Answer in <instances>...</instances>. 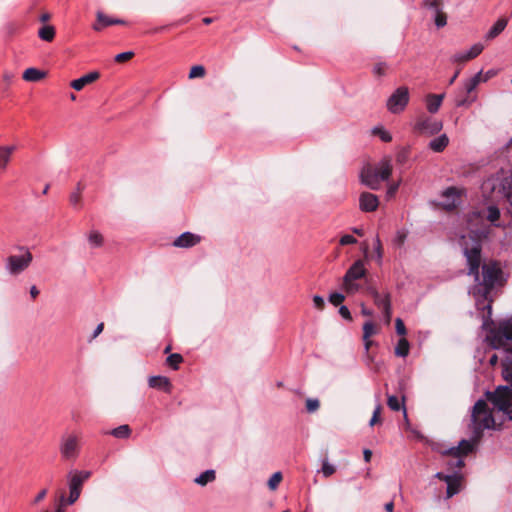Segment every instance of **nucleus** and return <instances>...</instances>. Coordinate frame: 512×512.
<instances>
[{
	"label": "nucleus",
	"mask_w": 512,
	"mask_h": 512,
	"mask_svg": "<svg viewBox=\"0 0 512 512\" xmlns=\"http://www.w3.org/2000/svg\"><path fill=\"white\" fill-rule=\"evenodd\" d=\"M462 240L464 241L462 243L463 254L468 267L467 274L473 276L483 296L487 298L494 287L505 284L504 273L497 261H489L481 265L482 246L479 241L472 239V245L468 246L465 236L462 237Z\"/></svg>",
	"instance_id": "f257e3e1"
},
{
	"label": "nucleus",
	"mask_w": 512,
	"mask_h": 512,
	"mask_svg": "<svg viewBox=\"0 0 512 512\" xmlns=\"http://www.w3.org/2000/svg\"><path fill=\"white\" fill-rule=\"evenodd\" d=\"M495 425L492 412L489 410L487 403L479 399L473 406L471 411V420L469 430L471 431L470 442L477 444L483 436V431L491 429Z\"/></svg>",
	"instance_id": "f03ea898"
},
{
	"label": "nucleus",
	"mask_w": 512,
	"mask_h": 512,
	"mask_svg": "<svg viewBox=\"0 0 512 512\" xmlns=\"http://www.w3.org/2000/svg\"><path fill=\"white\" fill-rule=\"evenodd\" d=\"M487 339L494 349L512 352V323H501L497 328L490 331Z\"/></svg>",
	"instance_id": "7ed1b4c3"
},
{
	"label": "nucleus",
	"mask_w": 512,
	"mask_h": 512,
	"mask_svg": "<svg viewBox=\"0 0 512 512\" xmlns=\"http://www.w3.org/2000/svg\"><path fill=\"white\" fill-rule=\"evenodd\" d=\"M91 476L90 471H79L72 470L67 475L69 497L67 499L68 504H74L80 497L82 486L86 480Z\"/></svg>",
	"instance_id": "20e7f679"
},
{
	"label": "nucleus",
	"mask_w": 512,
	"mask_h": 512,
	"mask_svg": "<svg viewBox=\"0 0 512 512\" xmlns=\"http://www.w3.org/2000/svg\"><path fill=\"white\" fill-rule=\"evenodd\" d=\"M473 444L468 440H461L458 446L451 447L442 452L443 455L452 456L454 459L447 462L449 469H461L464 466L463 456L473 451Z\"/></svg>",
	"instance_id": "39448f33"
},
{
	"label": "nucleus",
	"mask_w": 512,
	"mask_h": 512,
	"mask_svg": "<svg viewBox=\"0 0 512 512\" xmlns=\"http://www.w3.org/2000/svg\"><path fill=\"white\" fill-rule=\"evenodd\" d=\"M487 399L499 411L505 413L512 406V389L509 386H498L495 391L487 392Z\"/></svg>",
	"instance_id": "423d86ee"
},
{
	"label": "nucleus",
	"mask_w": 512,
	"mask_h": 512,
	"mask_svg": "<svg viewBox=\"0 0 512 512\" xmlns=\"http://www.w3.org/2000/svg\"><path fill=\"white\" fill-rule=\"evenodd\" d=\"M33 260L32 254L27 250L21 255L7 257L5 268L10 275L16 276L25 271Z\"/></svg>",
	"instance_id": "0eeeda50"
},
{
	"label": "nucleus",
	"mask_w": 512,
	"mask_h": 512,
	"mask_svg": "<svg viewBox=\"0 0 512 512\" xmlns=\"http://www.w3.org/2000/svg\"><path fill=\"white\" fill-rule=\"evenodd\" d=\"M409 102V91L407 87L397 88L387 99L386 107L389 112L399 114L403 112Z\"/></svg>",
	"instance_id": "6e6552de"
},
{
	"label": "nucleus",
	"mask_w": 512,
	"mask_h": 512,
	"mask_svg": "<svg viewBox=\"0 0 512 512\" xmlns=\"http://www.w3.org/2000/svg\"><path fill=\"white\" fill-rule=\"evenodd\" d=\"M59 449L63 459L75 460L79 454L78 437L73 434L62 437Z\"/></svg>",
	"instance_id": "1a4fd4ad"
},
{
	"label": "nucleus",
	"mask_w": 512,
	"mask_h": 512,
	"mask_svg": "<svg viewBox=\"0 0 512 512\" xmlns=\"http://www.w3.org/2000/svg\"><path fill=\"white\" fill-rule=\"evenodd\" d=\"M414 129L420 134L434 135L442 129V123L431 117H420Z\"/></svg>",
	"instance_id": "9d476101"
},
{
	"label": "nucleus",
	"mask_w": 512,
	"mask_h": 512,
	"mask_svg": "<svg viewBox=\"0 0 512 512\" xmlns=\"http://www.w3.org/2000/svg\"><path fill=\"white\" fill-rule=\"evenodd\" d=\"M360 179L362 184L372 190H378L380 188V179L378 178V174L371 166H367L362 169Z\"/></svg>",
	"instance_id": "9b49d317"
},
{
	"label": "nucleus",
	"mask_w": 512,
	"mask_h": 512,
	"mask_svg": "<svg viewBox=\"0 0 512 512\" xmlns=\"http://www.w3.org/2000/svg\"><path fill=\"white\" fill-rule=\"evenodd\" d=\"M366 275V268L362 260L355 261L343 277V282H353Z\"/></svg>",
	"instance_id": "f8f14e48"
},
{
	"label": "nucleus",
	"mask_w": 512,
	"mask_h": 512,
	"mask_svg": "<svg viewBox=\"0 0 512 512\" xmlns=\"http://www.w3.org/2000/svg\"><path fill=\"white\" fill-rule=\"evenodd\" d=\"M379 199L370 192H363L359 197V208L363 212H373L378 208Z\"/></svg>",
	"instance_id": "ddd939ff"
},
{
	"label": "nucleus",
	"mask_w": 512,
	"mask_h": 512,
	"mask_svg": "<svg viewBox=\"0 0 512 512\" xmlns=\"http://www.w3.org/2000/svg\"><path fill=\"white\" fill-rule=\"evenodd\" d=\"M483 50V45L480 43L474 44L471 48L456 52L452 60L454 62H466L474 59Z\"/></svg>",
	"instance_id": "4468645a"
},
{
	"label": "nucleus",
	"mask_w": 512,
	"mask_h": 512,
	"mask_svg": "<svg viewBox=\"0 0 512 512\" xmlns=\"http://www.w3.org/2000/svg\"><path fill=\"white\" fill-rule=\"evenodd\" d=\"M441 205L446 210H452L456 208L459 201V192L455 187H449L442 193Z\"/></svg>",
	"instance_id": "2eb2a0df"
},
{
	"label": "nucleus",
	"mask_w": 512,
	"mask_h": 512,
	"mask_svg": "<svg viewBox=\"0 0 512 512\" xmlns=\"http://www.w3.org/2000/svg\"><path fill=\"white\" fill-rule=\"evenodd\" d=\"M447 478L448 479H446V497L451 498L461 491L463 476L459 473H453L450 474V477Z\"/></svg>",
	"instance_id": "dca6fc26"
},
{
	"label": "nucleus",
	"mask_w": 512,
	"mask_h": 512,
	"mask_svg": "<svg viewBox=\"0 0 512 512\" xmlns=\"http://www.w3.org/2000/svg\"><path fill=\"white\" fill-rule=\"evenodd\" d=\"M367 292L372 296L377 307L384 309L386 304L391 306V296L389 292L380 293L374 287L369 286Z\"/></svg>",
	"instance_id": "f3484780"
},
{
	"label": "nucleus",
	"mask_w": 512,
	"mask_h": 512,
	"mask_svg": "<svg viewBox=\"0 0 512 512\" xmlns=\"http://www.w3.org/2000/svg\"><path fill=\"white\" fill-rule=\"evenodd\" d=\"M100 77V73L98 71H91L82 77L73 80L70 85L76 91L82 90L86 85L93 83Z\"/></svg>",
	"instance_id": "a211bd4d"
},
{
	"label": "nucleus",
	"mask_w": 512,
	"mask_h": 512,
	"mask_svg": "<svg viewBox=\"0 0 512 512\" xmlns=\"http://www.w3.org/2000/svg\"><path fill=\"white\" fill-rule=\"evenodd\" d=\"M200 241V237L190 233V232H184L179 237L175 239L173 242L174 246L181 247V248H188L196 245Z\"/></svg>",
	"instance_id": "6ab92c4d"
},
{
	"label": "nucleus",
	"mask_w": 512,
	"mask_h": 512,
	"mask_svg": "<svg viewBox=\"0 0 512 512\" xmlns=\"http://www.w3.org/2000/svg\"><path fill=\"white\" fill-rule=\"evenodd\" d=\"M496 71L489 70L485 76H483L482 71L476 73L473 77H471L467 83L465 84L466 91L468 93L472 92L479 83L486 81L488 78L494 76Z\"/></svg>",
	"instance_id": "aec40b11"
},
{
	"label": "nucleus",
	"mask_w": 512,
	"mask_h": 512,
	"mask_svg": "<svg viewBox=\"0 0 512 512\" xmlns=\"http://www.w3.org/2000/svg\"><path fill=\"white\" fill-rule=\"evenodd\" d=\"M373 169L376 170V173L378 174V178L380 179V181L388 180L392 173V165L390 159H382L379 162V164Z\"/></svg>",
	"instance_id": "412c9836"
},
{
	"label": "nucleus",
	"mask_w": 512,
	"mask_h": 512,
	"mask_svg": "<svg viewBox=\"0 0 512 512\" xmlns=\"http://www.w3.org/2000/svg\"><path fill=\"white\" fill-rule=\"evenodd\" d=\"M47 71L29 67L23 72V79L27 82H39L47 76Z\"/></svg>",
	"instance_id": "4be33fe9"
},
{
	"label": "nucleus",
	"mask_w": 512,
	"mask_h": 512,
	"mask_svg": "<svg viewBox=\"0 0 512 512\" xmlns=\"http://www.w3.org/2000/svg\"><path fill=\"white\" fill-rule=\"evenodd\" d=\"M444 95L443 94H429L426 97V106L427 110L430 113H436L442 103Z\"/></svg>",
	"instance_id": "5701e85b"
},
{
	"label": "nucleus",
	"mask_w": 512,
	"mask_h": 512,
	"mask_svg": "<svg viewBox=\"0 0 512 512\" xmlns=\"http://www.w3.org/2000/svg\"><path fill=\"white\" fill-rule=\"evenodd\" d=\"M149 385L152 388L162 389L164 391L170 390V381L164 376H152L149 378Z\"/></svg>",
	"instance_id": "b1692460"
},
{
	"label": "nucleus",
	"mask_w": 512,
	"mask_h": 512,
	"mask_svg": "<svg viewBox=\"0 0 512 512\" xmlns=\"http://www.w3.org/2000/svg\"><path fill=\"white\" fill-rule=\"evenodd\" d=\"M404 400H405L404 397L399 399L395 395H389L388 398H387V405L393 411H399V410L402 409L403 413H404V417L406 418L407 417V412H406V408L404 406Z\"/></svg>",
	"instance_id": "393cba45"
},
{
	"label": "nucleus",
	"mask_w": 512,
	"mask_h": 512,
	"mask_svg": "<svg viewBox=\"0 0 512 512\" xmlns=\"http://www.w3.org/2000/svg\"><path fill=\"white\" fill-rule=\"evenodd\" d=\"M449 139L446 134H442L430 141L429 147L434 152H442L448 145Z\"/></svg>",
	"instance_id": "a878e982"
},
{
	"label": "nucleus",
	"mask_w": 512,
	"mask_h": 512,
	"mask_svg": "<svg viewBox=\"0 0 512 512\" xmlns=\"http://www.w3.org/2000/svg\"><path fill=\"white\" fill-rule=\"evenodd\" d=\"M508 20L506 18L498 19L495 24L491 27V29L487 33L488 39H493L498 36L507 26Z\"/></svg>",
	"instance_id": "bb28decb"
},
{
	"label": "nucleus",
	"mask_w": 512,
	"mask_h": 512,
	"mask_svg": "<svg viewBox=\"0 0 512 512\" xmlns=\"http://www.w3.org/2000/svg\"><path fill=\"white\" fill-rule=\"evenodd\" d=\"M123 21L118 19H111L108 16L104 15L103 13L97 14V23L94 25L95 30H100L101 28L105 26H109L112 24H121Z\"/></svg>",
	"instance_id": "cd10ccee"
},
{
	"label": "nucleus",
	"mask_w": 512,
	"mask_h": 512,
	"mask_svg": "<svg viewBox=\"0 0 512 512\" xmlns=\"http://www.w3.org/2000/svg\"><path fill=\"white\" fill-rule=\"evenodd\" d=\"M216 478L215 471L212 469L206 470L203 473H201L198 477L195 478V483H197L200 486H205L209 482L214 481Z\"/></svg>",
	"instance_id": "c85d7f7f"
},
{
	"label": "nucleus",
	"mask_w": 512,
	"mask_h": 512,
	"mask_svg": "<svg viewBox=\"0 0 512 512\" xmlns=\"http://www.w3.org/2000/svg\"><path fill=\"white\" fill-rule=\"evenodd\" d=\"M109 434H111L112 436L119 438V439H126L130 436L131 429H130L129 425L123 424V425H120V426L112 429L109 432Z\"/></svg>",
	"instance_id": "c756f323"
},
{
	"label": "nucleus",
	"mask_w": 512,
	"mask_h": 512,
	"mask_svg": "<svg viewBox=\"0 0 512 512\" xmlns=\"http://www.w3.org/2000/svg\"><path fill=\"white\" fill-rule=\"evenodd\" d=\"M409 342L406 338H400L395 347V355L399 357H406L409 353Z\"/></svg>",
	"instance_id": "7c9ffc66"
},
{
	"label": "nucleus",
	"mask_w": 512,
	"mask_h": 512,
	"mask_svg": "<svg viewBox=\"0 0 512 512\" xmlns=\"http://www.w3.org/2000/svg\"><path fill=\"white\" fill-rule=\"evenodd\" d=\"M38 36L44 41H51L55 36V30L51 25L42 26L38 31Z\"/></svg>",
	"instance_id": "2f4dec72"
},
{
	"label": "nucleus",
	"mask_w": 512,
	"mask_h": 512,
	"mask_svg": "<svg viewBox=\"0 0 512 512\" xmlns=\"http://www.w3.org/2000/svg\"><path fill=\"white\" fill-rule=\"evenodd\" d=\"M88 242L92 247H100L103 244V237L98 231H91L88 235Z\"/></svg>",
	"instance_id": "473e14b6"
},
{
	"label": "nucleus",
	"mask_w": 512,
	"mask_h": 512,
	"mask_svg": "<svg viewBox=\"0 0 512 512\" xmlns=\"http://www.w3.org/2000/svg\"><path fill=\"white\" fill-rule=\"evenodd\" d=\"M372 133L378 136L383 142H390L392 140L391 134L383 127H374Z\"/></svg>",
	"instance_id": "72a5a7b5"
},
{
	"label": "nucleus",
	"mask_w": 512,
	"mask_h": 512,
	"mask_svg": "<svg viewBox=\"0 0 512 512\" xmlns=\"http://www.w3.org/2000/svg\"><path fill=\"white\" fill-rule=\"evenodd\" d=\"M81 192H82V188H81L80 184H78L76 190L70 194V197H69L70 203L75 208L80 206Z\"/></svg>",
	"instance_id": "f704fd0d"
},
{
	"label": "nucleus",
	"mask_w": 512,
	"mask_h": 512,
	"mask_svg": "<svg viewBox=\"0 0 512 512\" xmlns=\"http://www.w3.org/2000/svg\"><path fill=\"white\" fill-rule=\"evenodd\" d=\"M182 361H183V357L178 353L171 354L166 359L167 364L170 367H172L174 370L178 369V366Z\"/></svg>",
	"instance_id": "c9c22d12"
},
{
	"label": "nucleus",
	"mask_w": 512,
	"mask_h": 512,
	"mask_svg": "<svg viewBox=\"0 0 512 512\" xmlns=\"http://www.w3.org/2000/svg\"><path fill=\"white\" fill-rule=\"evenodd\" d=\"M435 25L438 28H442L447 24V16L442 10H437L435 15H433Z\"/></svg>",
	"instance_id": "e433bc0d"
},
{
	"label": "nucleus",
	"mask_w": 512,
	"mask_h": 512,
	"mask_svg": "<svg viewBox=\"0 0 512 512\" xmlns=\"http://www.w3.org/2000/svg\"><path fill=\"white\" fill-rule=\"evenodd\" d=\"M376 333V328L373 322L367 321L363 325V340H367Z\"/></svg>",
	"instance_id": "4c0bfd02"
},
{
	"label": "nucleus",
	"mask_w": 512,
	"mask_h": 512,
	"mask_svg": "<svg viewBox=\"0 0 512 512\" xmlns=\"http://www.w3.org/2000/svg\"><path fill=\"white\" fill-rule=\"evenodd\" d=\"M502 375L505 381L512 386V361L503 364Z\"/></svg>",
	"instance_id": "58836bf2"
},
{
	"label": "nucleus",
	"mask_w": 512,
	"mask_h": 512,
	"mask_svg": "<svg viewBox=\"0 0 512 512\" xmlns=\"http://www.w3.org/2000/svg\"><path fill=\"white\" fill-rule=\"evenodd\" d=\"M424 7L428 8L432 11L433 15L436 13L437 10H442V2L441 0H424L423 2Z\"/></svg>",
	"instance_id": "ea45409f"
},
{
	"label": "nucleus",
	"mask_w": 512,
	"mask_h": 512,
	"mask_svg": "<svg viewBox=\"0 0 512 512\" xmlns=\"http://www.w3.org/2000/svg\"><path fill=\"white\" fill-rule=\"evenodd\" d=\"M282 480L281 472H275L268 480V487L270 490H275Z\"/></svg>",
	"instance_id": "a19ab883"
},
{
	"label": "nucleus",
	"mask_w": 512,
	"mask_h": 512,
	"mask_svg": "<svg viewBox=\"0 0 512 512\" xmlns=\"http://www.w3.org/2000/svg\"><path fill=\"white\" fill-rule=\"evenodd\" d=\"M500 217V210L496 206H489L487 209V219L495 223Z\"/></svg>",
	"instance_id": "79ce46f5"
},
{
	"label": "nucleus",
	"mask_w": 512,
	"mask_h": 512,
	"mask_svg": "<svg viewBox=\"0 0 512 512\" xmlns=\"http://www.w3.org/2000/svg\"><path fill=\"white\" fill-rule=\"evenodd\" d=\"M484 216L481 212H478V211H475L473 213H471L468 217V225H469V229L471 230V232H475L477 233L478 231L475 230L472 226V222L475 220V221H478V220H483Z\"/></svg>",
	"instance_id": "37998d69"
},
{
	"label": "nucleus",
	"mask_w": 512,
	"mask_h": 512,
	"mask_svg": "<svg viewBox=\"0 0 512 512\" xmlns=\"http://www.w3.org/2000/svg\"><path fill=\"white\" fill-rule=\"evenodd\" d=\"M204 75H205L204 66H192L190 73H189V78L194 79V78L203 77Z\"/></svg>",
	"instance_id": "c03bdc74"
},
{
	"label": "nucleus",
	"mask_w": 512,
	"mask_h": 512,
	"mask_svg": "<svg viewBox=\"0 0 512 512\" xmlns=\"http://www.w3.org/2000/svg\"><path fill=\"white\" fill-rule=\"evenodd\" d=\"M382 406L380 404H377L375 407L372 417L370 419L369 425L374 426L377 423L381 422L380 414H381Z\"/></svg>",
	"instance_id": "a18cd8bd"
},
{
	"label": "nucleus",
	"mask_w": 512,
	"mask_h": 512,
	"mask_svg": "<svg viewBox=\"0 0 512 512\" xmlns=\"http://www.w3.org/2000/svg\"><path fill=\"white\" fill-rule=\"evenodd\" d=\"M133 56H134V52L126 51V52H122V53L115 55L113 59L115 62H125V61L131 60L133 58Z\"/></svg>",
	"instance_id": "49530a36"
},
{
	"label": "nucleus",
	"mask_w": 512,
	"mask_h": 512,
	"mask_svg": "<svg viewBox=\"0 0 512 512\" xmlns=\"http://www.w3.org/2000/svg\"><path fill=\"white\" fill-rule=\"evenodd\" d=\"M345 299V296L341 293L334 292L329 295V301L334 306H339Z\"/></svg>",
	"instance_id": "de8ad7c7"
},
{
	"label": "nucleus",
	"mask_w": 512,
	"mask_h": 512,
	"mask_svg": "<svg viewBox=\"0 0 512 512\" xmlns=\"http://www.w3.org/2000/svg\"><path fill=\"white\" fill-rule=\"evenodd\" d=\"M320 403L317 399L309 398L306 400V409L309 413L316 412L319 409Z\"/></svg>",
	"instance_id": "09e8293b"
},
{
	"label": "nucleus",
	"mask_w": 512,
	"mask_h": 512,
	"mask_svg": "<svg viewBox=\"0 0 512 512\" xmlns=\"http://www.w3.org/2000/svg\"><path fill=\"white\" fill-rule=\"evenodd\" d=\"M335 467L330 464L328 461H324L322 464L321 471L324 475V477H330L332 474L335 473Z\"/></svg>",
	"instance_id": "8fccbe9b"
},
{
	"label": "nucleus",
	"mask_w": 512,
	"mask_h": 512,
	"mask_svg": "<svg viewBox=\"0 0 512 512\" xmlns=\"http://www.w3.org/2000/svg\"><path fill=\"white\" fill-rule=\"evenodd\" d=\"M343 287L348 294L356 293L360 286L355 282H343Z\"/></svg>",
	"instance_id": "3c124183"
},
{
	"label": "nucleus",
	"mask_w": 512,
	"mask_h": 512,
	"mask_svg": "<svg viewBox=\"0 0 512 512\" xmlns=\"http://www.w3.org/2000/svg\"><path fill=\"white\" fill-rule=\"evenodd\" d=\"M395 329L397 334L404 336L406 334V328L401 318L395 320Z\"/></svg>",
	"instance_id": "603ef678"
},
{
	"label": "nucleus",
	"mask_w": 512,
	"mask_h": 512,
	"mask_svg": "<svg viewBox=\"0 0 512 512\" xmlns=\"http://www.w3.org/2000/svg\"><path fill=\"white\" fill-rule=\"evenodd\" d=\"M374 245H375V252L377 254V259L379 262H381L382 257H383V251H382V244H381V241L378 236L375 238Z\"/></svg>",
	"instance_id": "864d4df0"
},
{
	"label": "nucleus",
	"mask_w": 512,
	"mask_h": 512,
	"mask_svg": "<svg viewBox=\"0 0 512 512\" xmlns=\"http://www.w3.org/2000/svg\"><path fill=\"white\" fill-rule=\"evenodd\" d=\"M10 161V156L5 152H2V148H0V168L5 169Z\"/></svg>",
	"instance_id": "5fc2aeb1"
},
{
	"label": "nucleus",
	"mask_w": 512,
	"mask_h": 512,
	"mask_svg": "<svg viewBox=\"0 0 512 512\" xmlns=\"http://www.w3.org/2000/svg\"><path fill=\"white\" fill-rule=\"evenodd\" d=\"M357 242L356 238L352 235H344L340 238V244L341 245H349V244H355Z\"/></svg>",
	"instance_id": "6e6d98bb"
},
{
	"label": "nucleus",
	"mask_w": 512,
	"mask_h": 512,
	"mask_svg": "<svg viewBox=\"0 0 512 512\" xmlns=\"http://www.w3.org/2000/svg\"><path fill=\"white\" fill-rule=\"evenodd\" d=\"M339 314L346 320H349L351 321L352 320V316H351V313L349 311V309L347 308V306H340L339 308Z\"/></svg>",
	"instance_id": "4d7b16f0"
},
{
	"label": "nucleus",
	"mask_w": 512,
	"mask_h": 512,
	"mask_svg": "<svg viewBox=\"0 0 512 512\" xmlns=\"http://www.w3.org/2000/svg\"><path fill=\"white\" fill-rule=\"evenodd\" d=\"M406 236L404 231H398L394 239L395 244L402 245L405 242Z\"/></svg>",
	"instance_id": "13d9d810"
},
{
	"label": "nucleus",
	"mask_w": 512,
	"mask_h": 512,
	"mask_svg": "<svg viewBox=\"0 0 512 512\" xmlns=\"http://www.w3.org/2000/svg\"><path fill=\"white\" fill-rule=\"evenodd\" d=\"M313 303H314V306H315L317 309H320V310H321V309H323L324 304H325L323 297H321V296H319V295H315V296L313 297Z\"/></svg>",
	"instance_id": "bf43d9fd"
},
{
	"label": "nucleus",
	"mask_w": 512,
	"mask_h": 512,
	"mask_svg": "<svg viewBox=\"0 0 512 512\" xmlns=\"http://www.w3.org/2000/svg\"><path fill=\"white\" fill-rule=\"evenodd\" d=\"M373 74L376 77H381L386 74L385 66H374Z\"/></svg>",
	"instance_id": "052dcab7"
},
{
	"label": "nucleus",
	"mask_w": 512,
	"mask_h": 512,
	"mask_svg": "<svg viewBox=\"0 0 512 512\" xmlns=\"http://www.w3.org/2000/svg\"><path fill=\"white\" fill-rule=\"evenodd\" d=\"M382 311H383V315H384V317H385L386 322H387V323H389V322H390V320H391V315H392V309H391V306H388V305L386 304V308L382 309Z\"/></svg>",
	"instance_id": "680f3d73"
},
{
	"label": "nucleus",
	"mask_w": 512,
	"mask_h": 512,
	"mask_svg": "<svg viewBox=\"0 0 512 512\" xmlns=\"http://www.w3.org/2000/svg\"><path fill=\"white\" fill-rule=\"evenodd\" d=\"M0 148H2V152H5L10 157L12 153L17 149L16 145L0 146Z\"/></svg>",
	"instance_id": "e2e57ef3"
},
{
	"label": "nucleus",
	"mask_w": 512,
	"mask_h": 512,
	"mask_svg": "<svg viewBox=\"0 0 512 512\" xmlns=\"http://www.w3.org/2000/svg\"><path fill=\"white\" fill-rule=\"evenodd\" d=\"M398 187H399V182H398V183H395V184H393V185H391V186L388 188V190H387V195H388L389 197L394 196V195H395V193H396V192H397V190H398Z\"/></svg>",
	"instance_id": "0e129e2a"
},
{
	"label": "nucleus",
	"mask_w": 512,
	"mask_h": 512,
	"mask_svg": "<svg viewBox=\"0 0 512 512\" xmlns=\"http://www.w3.org/2000/svg\"><path fill=\"white\" fill-rule=\"evenodd\" d=\"M103 329L104 323H99L93 332L92 339H95L100 333H102Z\"/></svg>",
	"instance_id": "69168bd1"
},
{
	"label": "nucleus",
	"mask_w": 512,
	"mask_h": 512,
	"mask_svg": "<svg viewBox=\"0 0 512 512\" xmlns=\"http://www.w3.org/2000/svg\"><path fill=\"white\" fill-rule=\"evenodd\" d=\"M46 494H47V490H46V489L41 490V491L37 494V496L35 497L34 502H35V503H38V502L42 501V500L45 498Z\"/></svg>",
	"instance_id": "338daca9"
},
{
	"label": "nucleus",
	"mask_w": 512,
	"mask_h": 512,
	"mask_svg": "<svg viewBox=\"0 0 512 512\" xmlns=\"http://www.w3.org/2000/svg\"><path fill=\"white\" fill-rule=\"evenodd\" d=\"M505 197L507 198V201L509 202V205H510V210L509 212L511 213L512 215V191L509 190L505 193Z\"/></svg>",
	"instance_id": "774afa93"
}]
</instances>
